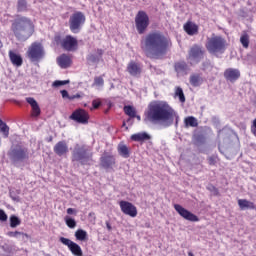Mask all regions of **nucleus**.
I'll return each mask as SVG.
<instances>
[{"instance_id": "1", "label": "nucleus", "mask_w": 256, "mask_h": 256, "mask_svg": "<svg viewBox=\"0 0 256 256\" xmlns=\"http://www.w3.org/2000/svg\"><path fill=\"white\" fill-rule=\"evenodd\" d=\"M172 46L171 39L160 31L148 33L140 42V47L148 59H163Z\"/></svg>"}, {"instance_id": "2", "label": "nucleus", "mask_w": 256, "mask_h": 256, "mask_svg": "<svg viewBox=\"0 0 256 256\" xmlns=\"http://www.w3.org/2000/svg\"><path fill=\"white\" fill-rule=\"evenodd\" d=\"M145 121L150 123H162L164 127L179 125V114L167 102L153 101L148 105Z\"/></svg>"}, {"instance_id": "3", "label": "nucleus", "mask_w": 256, "mask_h": 256, "mask_svg": "<svg viewBox=\"0 0 256 256\" xmlns=\"http://www.w3.org/2000/svg\"><path fill=\"white\" fill-rule=\"evenodd\" d=\"M11 30L18 41H27L35 33V26L31 22V19L18 17L14 19Z\"/></svg>"}, {"instance_id": "4", "label": "nucleus", "mask_w": 256, "mask_h": 256, "mask_svg": "<svg viewBox=\"0 0 256 256\" xmlns=\"http://www.w3.org/2000/svg\"><path fill=\"white\" fill-rule=\"evenodd\" d=\"M205 47L210 55H223L227 50V40L222 36L213 34L207 38Z\"/></svg>"}, {"instance_id": "5", "label": "nucleus", "mask_w": 256, "mask_h": 256, "mask_svg": "<svg viewBox=\"0 0 256 256\" xmlns=\"http://www.w3.org/2000/svg\"><path fill=\"white\" fill-rule=\"evenodd\" d=\"M72 163H79L82 166L93 165V152L89 151L86 146L76 145L72 152Z\"/></svg>"}, {"instance_id": "6", "label": "nucleus", "mask_w": 256, "mask_h": 256, "mask_svg": "<svg viewBox=\"0 0 256 256\" xmlns=\"http://www.w3.org/2000/svg\"><path fill=\"white\" fill-rule=\"evenodd\" d=\"M8 156L14 165H16V163H23L29 159V149L22 145H16L11 147Z\"/></svg>"}, {"instance_id": "7", "label": "nucleus", "mask_w": 256, "mask_h": 256, "mask_svg": "<svg viewBox=\"0 0 256 256\" xmlns=\"http://www.w3.org/2000/svg\"><path fill=\"white\" fill-rule=\"evenodd\" d=\"M149 23V15H147V12L143 10L138 11L135 17V27L139 35H145V33H147Z\"/></svg>"}, {"instance_id": "8", "label": "nucleus", "mask_w": 256, "mask_h": 256, "mask_svg": "<svg viewBox=\"0 0 256 256\" xmlns=\"http://www.w3.org/2000/svg\"><path fill=\"white\" fill-rule=\"evenodd\" d=\"M27 57L32 62H39L43 57H45V49L43 48V44L39 42H34L28 48Z\"/></svg>"}, {"instance_id": "9", "label": "nucleus", "mask_w": 256, "mask_h": 256, "mask_svg": "<svg viewBox=\"0 0 256 256\" xmlns=\"http://www.w3.org/2000/svg\"><path fill=\"white\" fill-rule=\"evenodd\" d=\"M85 14L83 12H75L69 18V29L72 33H79L81 27L85 25Z\"/></svg>"}, {"instance_id": "10", "label": "nucleus", "mask_w": 256, "mask_h": 256, "mask_svg": "<svg viewBox=\"0 0 256 256\" xmlns=\"http://www.w3.org/2000/svg\"><path fill=\"white\" fill-rule=\"evenodd\" d=\"M174 209L178 212L180 217H182L186 221H191L192 223H197V221H199V217L197 215L183 208V206H181L180 204H174Z\"/></svg>"}, {"instance_id": "11", "label": "nucleus", "mask_w": 256, "mask_h": 256, "mask_svg": "<svg viewBox=\"0 0 256 256\" xmlns=\"http://www.w3.org/2000/svg\"><path fill=\"white\" fill-rule=\"evenodd\" d=\"M69 118L72 121H76V123H81L82 125H87V123H89V113L83 109L75 110Z\"/></svg>"}, {"instance_id": "12", "label": "nucleus", "mask_w": 256, "mask_h": 256, "mask_svg": "<svg viewBox=\"0 0 256 256\" xmlns=\"http://www.w3.org/2000/svg\"><path fill=\"white\" fill-rule=\"evenodd\" d=\"M60 242H62L63 245H66L71 253L75 256H83V250H81V246L71 241V239L60 237Z\"/></svg>"}, {"instance_id": "13", "label": "nucleus", "mask_w": 256, "mask_h": 256, "mask_svg": "<svg viewBox=\"0 0 256 256\" xmlns=\"http://www.w3.org/2000/svg\"><path fill=\"white\" fill-rule=\"evenodd\" d=\"M205 56V49L199 45H194L189 51V59L199 63Z\"/></svg>"}, {"instance_id": "14", "label": "nucleus", "mask_w": 256, "mask_h": 256, "mask_svg": "<svg viewBox=\"0 0 256 256\" xmlns=\"http://www.w3.org/2000/svg\"><path fill=\"white\" fill-rule=\"evenodd\" d=\"M120 209L124 215H129V217H137V207L131 202L121 201Z\"/></svg>"}, {"instance_id": "15", "label": "nucleus", "mask_w": 256, "mask_h": 256, "mask_svg": "<svg viewBox=\"0 0 256 256\" xmlns=\"http://www.w3.org/2000/svg\"><path fill=\"white\" fill-rule=\"evenodd\" d=\"M78 45L77 39L71 35L66 36L62 41V47L65 51H77Z\"/></svg>"}, {"instance_id": "16", "label": "nucleus", "mask_w": 256, "mask_h": 256, "mask_svg": "<svg viewBox=\"0 0 256 256\" xmlns=\"http://www.w3.org/2000/svg\"><path fill=\"white\" fill-rule=\"evenodd\" d=\"M241 77V71L235 68H228L224 71V79L230 83H235Z\"/></svg>"}, {"instance_id": "17", "label": "nucleus", "mask_w": 256, "mask_h": 256, "mask_svg": "<svg viewBox=\"0 0 256 256\" xmlns=\"http://www.w3.org/2000/svg\"><path fill=\"white\" fill-rule=\"evenodd\" d=\"M100 165L103 169H111L115 165V156L104 153L100 158Z\"/></svg>"}, {"instance_id": "18", "label": "nucleus", "mask_w": 256, "mask_h": 256, "mask_svg": "<svg viewBox=\"0 0 256 256\" xmlns=\"http://www.w3.org/2000/svg\"><path fill=\"white\" fill-rule=\"evenodd\" d=\"M69 152V147L67 146V142L60 141L54 146V153L58 155V157H62V155H66Z\"/></svg>"}, {"instance_id": "19", "label": "nucleus", "mask_w": 256, "mask_h": 256, "mask_svg": "<svg viewBox=\"0 0 256 256\" xmlns=\"http://www.w3.org/2000/svg\"><path fill=\"white\" fill-rule=\"evenodd\" d=\"M26 102L32 107V115L33 117H39L41 115V108L39 107V103L33 97L26 98Z\"/></svg>"}, {"instance_id": "20", "label": "nucleus", "mask_w": 256, "mask_h": 256, "mask_svg": "<svg viewBox=\"0 0 256 256\" xmlns=\"http://www.w3.org/2000/svg\"><path fill=\"white\" fill-rule=\"evenodd\" d=\"M127 71L132 77H137L141 75V66L137 62L131 61L127 66Z\"/></svg>"}, {"instance_id": "21", "label": "nucleus", "mask_w": 256, "mask_h": 256, "mask_svg": "<svg viewBox=\"0 0 256 256\" xmlns=\"http://www.w3.org/2000/svg\"><path fill=\"white\" fill-rule=\"evenodd\" d=\"M9 57L12 65L15 67H21V65H23V57H21V54H17L13 52V50H10Z\"/></svg>"}, {"instance_id": "22", "label": "nucleus", "mask_w": 256, "mask_h": 256, "mask_svg": "<svg viewBox=\"0 0 256 256\" xmlns=\"http://www.w3.org/2000/svg\"><path fill=\"white\" fill-rule=\"evenodd\" d=\"M96 53H97V55L89 54L87 56V61H88L89 64L99 63V61H101V58L103 57V53H104L103 49H97Z\"/></svg>"}, {"instance_id": "23", "label": "nucleus", "mask_w": 256, "mask_h": 256, "mask_svg": "<svg viewBox=\"0 0 256 256\" xmlns=\"http://www.w3.org/2000/svg\"><path fill=\"white\" fill-rule=\"evenodd\" d=\"M184 31H186L188 35H197V33H199V26L193 22H187L184 25Z\"/></svg>"}, {"instance_id": "24", "label": "nucleus", "mask_w": 256, "mask_h": 256, "mask_svg": "<svg viewBox=\"0 0 256 256\" xmlns=\"http://www.w3.org/2000/svg\"><path fill=\"white\" fill-rule=\"evenodd\" d=\"M58 65L61 67V69H67L71 65V58L67 56L66 54H62L57 59Z\"/></svg>"}, {"instance_id": "25", "label": "nucleus", "mask_w": 256, "mask_h": 256, "mask_svg": "<svg viewBox=\"0 0 256 256\" xmlns=\"http://www.w3.org/2000/svg\"><path fill=\"white\" fill-rule=\"evenodd\" d=\"M131 139L132 141H137V142L149 141V139H151V136L147 132H140L137 134H133L131 136Z\"/></svg>"}, {"instance_id": "26", "label": "nucleus", "mask_w": 256, "mask_h": 256, "mask_svg": "<svg viewBox=\"0 0 256 256\" xmlns=\"http://www.w3.org/2000/svg\"><path fill=\"white\" fill-rule=\"evenodd\" d=\"M238 205L242 211H244V209H255V203L247 199L238 200Z\"/></svg>"}, {"instance_id": "27", "label": "nucleus", "mask_w": 256, "mask_h": 256, "mask_svg": "<svg viewBox=\"0 0 256 256\" xmlns=\"http://www.w3.org/2000/svg\"><path fill=\"white\" fill-rule=\"evenodd\" d=\"M118 153L121 157H124V159H129L130 157L129 147L125 144L120 143L118 145Z\"/></svg>"}, {"instance_id": "28", "label": "nucleus", "mask_w": 256, "mask_h": 256, "mask_svg": "<svg viewBox=\"0 0 256 256\" xmlns=\"http://www.w3.org/2000/svg\"><path fill=\"white\" fill-rule=\"evenodd\" d=\"M174 69L176 73H187V69H189V66L187 65V62H177L174 65Z\"/></svg>"}, {"instance_id": "29", "label": "nucleus", "mask_w": 256, "mask_h": 256, "mask_svg": "<svg viewBox=\"0 0 256 256\" xmlns=\"http://www.w3.org/2000/svg\"><path fill=\"white\" fill-rule=\"evenodd\" d=\"M203 83V78L199 74H193L190 76V84L192 87H199Z\"/></svg>"}, {"instance_id": "30", "label": "nucleus", "mask_w": 256, "mask_h": 256, "mask_svg": "<svg viewBox=\"0 0 256 256\" xmlns=\"http://www.w3.org/2000/svg\"><path fill=\"white\" fill-rule=\"evenodd\" d=\"M184 125L185 127H198L199 122L197 121V118L188 116L184 119Z\"/></svg>"}, {"instance_id": "31", "label": "nucleus", "mask_w": 256, "mask_h": 256, "mask_svg": "<svg viewBox=\"0 0 256 256\" xmlns=\"http://www.w3.org/2000/svg\"><path fill=\"white\" fill-rule=\"evenodd\" d=\"M8 237H22L23 241H28L29 239V234L24 233V232H19V231H9L7 232Z\"/></svg>"}, {"instance_id": "32", "label": "nucleus", "mask_w": 256, "mask_h": 256, "mask_svg": "<svg viewBox=\"0 0 256 256\" xmlns=\"http://www.w3.org/2000/svg\"><path fill=\"white\" fill-rule=\"evenodd\" d=\"M124 113L128 115V117H131V119H135V117H137V111L135 110V107L131 105L124 106Z\"/></svg>"}, {"instance_id": "33", "label": "nucleus", "mask_w": 256, "mask_h": 256, "mask_svg": "<svg viewBox=\"0 0 256 256\" xmlns=\"http://www.w3.org/2000/svg\"><path fill=\"white\" fill-rule=\"evenodd\" d=\"M21 225V219L16 215L10 216V227L15 229V227H19Z\"/></svg>"}, {"instance_id": "34", "label": "nucleus", "mask_w": 256, "mask_h": 256, "mask_svg": "<svg viewBox=\"0 0 256 256\" xmlns=\"http://www.w3.org/2000/svg\"><path fill=\"white\" fill-rule=\"evenodd\" d=\"M75 237L78 241H86L87 232L83 229H79L75 232Z\"/></svg>"}, {"instance_id": "35", "label": "nucleus", "mask_w": 256, "mask_h": 256, "mask_svg": "<svg viewBox=\"0 0 256 256\" xmlns=\"http://www.w3.org/2000/svg\"><path fill=\"white\" fill-rule=\"evenodd\" d=\"M9 195L12 201H15L16 203L21 201V198L19 197V195H21V190H10Z\"/></svg>"}, {"instance_id": "36", "label": "nucleus", "mask_w": 256, "mask_h": 256, "mask_svg": "<svg viewBox=\"0 0 256 256\" xmlns=\"http://www.w3.org/2000/svg\"><path fill=\"white\" fill-rule=\"evenodd\" d=\"M64 221H65L67 227H69V229H75L77 227V221H75V219H73L69 216H66L64 218Z\"/></svg>"}, {"instance_id": "37", "label": "nucleus", "mask_w": 256, "mask_h": 256, "mask_svg": "<svg viewBox=\"0 0 256 256\" xmlns=\"http://www.w3.org/2000/svg\"><path fill=\"white\" fill-rule=\"evenodd\" d=\"M175 97L179 98L180 103H185V93H183V88L181 87L176 88Z\"/></svg>"}, {"instance_id": "38", "label": "nucleus", "mask_w": 256, "mask_h": 256, "mask_svg": "<svg viewBox=\"0 0 256 256\" xmlns=\"http://www.w3.org/2000/svg\"><path fill=\"white\" fill-rule=\"evenodd\" d=\"M240 43L244 49H247L249 47V34L244 33L240 37Z\"/></svg>"}, {"instance_id": "39", "label": "nucleus", "mask_w": 256, "mask_h": 256, "mask_svg": "<svg viewBox=\"0 0 256 256\" xmlns=\"http://www.w3.org/2000/svg\"><path fill=\"white\" fill-rule=\"evenodd\" d=\"M0 131L3 133L4 137H9V126H7V123L3 122V120L0 119Z\"/></svg>"}, {"instance_id": "40", "label": "nucleus", "mask_w": 256, "mask_h": 256, "mask_svg": "<svg viewBox=\"0 0 256 256\" xmlns=\"http://www.w3.org/2000/svg\"><path fill=\"white\" fill-rule=\"evenodd\" d=\"M205 143V135L203 134H197L194 136V144L195 145H204Z\"/></svg>"}, {"instance_id": "41", "label": "nucleus", "mask_w": 256, "mask_h": 256, "mask_svg": "<svg viewBox=\"0 0 256 256\" xmlns=\"http://www.w3.org/2000/svg\"><path fill=\"white\" fill-rule=\"evenodd\" d=\"M17 9L19 12L27 11V1L18 0Z\"/></svg>"}, {"instance_id": "42", "label": "nucleus", "mask_w": 256, "mask_h": 256, "mask_svg": "<svg viewBox=\"0 0 256 256\" xmlns=\"http://www.w3.org/2000/svg\"><path fill=\"white\" fill-rule=\"evenodd\" d=\"M202 69L203 71H211L213 69V65L211 64V61L206 60L202 63Z\"/></svg>"}, {"instance_id": "43", "label": "nucleus", "mask_w": 256, "mask_h": 256, "mask_svg": "<svg viewBox=\"0 0 256 256\" xmlns=\"http://www.w3.org/2000/svg\"><path fill=\"white\" fill-rule=\"evenodd\" d=\"M104 84L105 80H103V77L98 76L94 78V85H96L97 87H103Z\"/></svg>"}, {"instance_id": "44", "label": "nucleus", "mask_w": 256, "mask_h": 256, "mask_svg": "<svg viewBox=\"0 0 256 256\" xmlns=\"http://www.w3.org/2000/svg\"><path fill=\"white\" fill-rule=\"evenodd\" d=\"M53 87H61L63 85H69V80H56L53 82Z\"/></svg>"}, {"instance_id": "45", "label": "nucleus", "mask_w": 256, "mask_h": 256, "mask_svg": "<svg viewBox=\"0 0 256 256\" xmlns=\"http://www.w3.org/2000/svg\"><path fill=\"white\" fill-rule=\"evenodd\" d=\"M8 216L7 213H5V210L0 209V221H2V223H4L5 221H7Z\"/></svg>"}, {"instance_id": "46", "label": "nucleus", "mask_w": 256, "mask_h": 256, "mask_svg": "<svg viewBox=\"0 0 256 256\" xmlns=\"http://www.w3.org/2000/svg\"><path fill=\"white\" fill-rule=\"evenodd\" d=\"M92 106H93V109H99V107H101V101L93 100Z\"/></svg>"}, {"instance_id": "47", "label": "nucleus", "mask_w": 256, "mask_h": 256, "mask_svg": "<svg viewBox=\"0 0 256 256\" xmlns=\"http://www.w3.org/2000/svg\"><path fill=\"white\" fill-rule=\"evenodd\" d=\"M60 93H61L63 99H69V97H71L67 90H61Z\"/></svg>"}, {"instance_id": "48", "label": "nucleus", "mask_w": 256, "mask_h": 256, "mask_svg": "<svg viewBox=\"0 0 256 256\" xmlns=\"http://www.w3.org/2000/svg\"><path fill=\"white\" fill-rule=\"evenodd\" d=\"M67 214L68 215H77V210H75L74 208H68Z\"/></svg>"}, {"instance_id": "49", "label": "nucleus", "mask_w": 256, "mask_h": 256, "mask_svg": "<svg viewBox=\"0 0 256 256\" xmlns=\"http://www.w3.org/2000/svg\"><path fill=\"white\" fill-rule=\"evenodd\" d=\"M251 131H252L253 135L256 137V119H254V121H253Z\"/></svg>"}, {"instance_id": "50", "label": "nucleus", "mask_w": 256, "mask_h": 256, "mask_svg": "<svg viewBox=\"0 0 256 256\" xmlns=\"http://www.w3.org/2000/svg\"><path fill=\"white\" fill-rule=\"evenodd\" d=\"M74 99H81V95L75 94L69 97V101H74Z\"/></svg>"}, {"instance_id": "51", "label": "nucleus", "mask_w": 256, "mask_h": 256, "mask_svg": "<svg viewBox=\"0 0 256 256\" xmlns=\"http://www.w3.org/2000/svg\"><path fill=\"white\" fill-rule=\"evenodd\" d=\"M2 249L3 251H6V253H11V248L8 245L2 246Z\"/></svg>"}, {"instance_id": "52", "label": "nucleus", "mask_w": 256, "mask_h": 256, "mask_svg": "<svg viewBox=\"0 0 256 256\" xmlns=\"http://www.w3.org/2000/svg\"><path fill=\"white\" fill-rule=\"evenodd\" d=\"M208 161H209V165H215V158L210 157V158L208 159Z\"/></svg>"}, {"instance_id": "53", "label": "nucleus", "mask_w": 256, "mask_h": 256, "mask_svg": "<svg viewBox=\"0 0 256 256\" xmlns=\"http://www.w3.org/2000/svg\"><path fill=\"white\" fill-rule=\"evenodd\" d=\"M126 123H128L129 125H133V118H128Z\"/></svg>"}, {"instance_id": "54", "label": "nucleus", "mask_w": 256, "mask_h": 256, "mask_svg": "<svg viewBox=\"0 0 256 256\" xmlns=\"http://www.w3.org/2000/svg\"><path fill=\"white\" fill-rule=\"evenodd\" d=\"M106 227H107L108 231H111V229H113L109 222H106Z\"/></svg>"}, {"instance_id": "55", "label": "nucleus", "mask_w": 256, "mask_h": 256, "mask_svg": "<svg viewBox=\"0 0 256 256\" xmlns=\"http://www.w3.org/2000/svg\"><path fill=\"white\" fill-rule=\"evenodd\" d=\"M51 141H53V136H50V137L47 139V142H48V143H51Z\"/></svg>"}, {"instance_id": "56", "label": "nucleus", "mask_w": 256, "mask_h": 256, "mask_svg": "<svg viewBox=\"0 0 256 256\" xmlns=\"http://www.w3.org/2000/svg\"><path fill=\"white\" fill-rule=\"evenodd\" d=\"M135 117H136V119H138V121H141V116L136 115Z\"/></svg>"}, {"instance_id": "57", "label": "nucleus", "mask_w": 256, "mask_h": 256, "mask_svg": "<svg viewBox=\"0 0 256 256\" xmlns=\"http://www.w3.org/2000/svg\"><path fill=\"white\" fill-rule=\"evenodd\" d=\"M188 256H195L193 252H188Z\"/></svg>"}, {"instance_id": "58", "label": "nucleus", "mask_w": 256, "mask_h": 256, "mask_svg": "<svg viewBox=\"0 0 256 256\" xmlns=\"http://www.w3.org/2000/svg\"><path fill=\"white\" fill-rule=\"evenodd\" d=\"M3 48V42L0 40V49Z\"/></svg>"}, {"instance_id": "59", "label": "nucleus", "mask_w": 256, "mask_h": 256, "mask_svg": "<svg viewBox=\"0 0 256 256\" xmlns=\"http://www.w3.org/2000/svg\"><path fill=\"white\" fill-rule=\"evenodd\" d=\"M214 190L216 191V193H219V190H217V188H214Z\"/></svg>"}, {"instance_id": "60", "label": "nucleus", "mask_w": 256, "mask_h": 256, "mask_svg": "<svg viewBox=\"0 0 256 256\" xmlns=\"http://www.w3.org/2000/svg\"><path fill=\"white\" fill-rule=\"evenodd\" d=\"M125 125H126V123H125V122H123L122 127H125Z\"/></svg>"}, {"instance_id": "61", "label": "nucleus", "mask_w": 256, "mask_h": 256, "mask_svg": "<svg viewBox=\"0 0 256 256\" xmlns=\"http://www.w3.org/2000/svg\"><path fill=\"white\" fill-rule=\"evenodd\" d=\"M127 129H129V127H126V131H127Z\"/></svg>"}]
</instances>
